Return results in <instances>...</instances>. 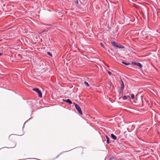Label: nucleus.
<instances>
[{"label": "nucleus", "mask_w": 160, "mask_h": 160, "mask_svg": "<svg viewBox=\"0 0 160 160\" xmlns=\"http://www.w3.org/2000/svg\"><path fill=\"white\" fill-rule=\"evenodd\" d=\"M73 104H74L75 108H76L77 110L78 111V112L81 114H82V110L81 109V108L79 106L77 103H73Z\"/></svg>", "instance_id": "f257e3e1"}, {"label": "nucleus", "mask_w": 160, "mask_h": 160, "mask_svg": "<svg viewBox=\"0 0 160 160\" xmlns=\"http://www.w3.org/2000/svg\"><path fill=\"white\" fill-rule=\"evenodd\" d=\"M32 90L38 93L39 96L40 98H42V94L41 92L39 89L38 88H33L32 89Z\"/></svg>", "instance_id": "f03ea898"}, {"label": "nucleus", "mask_w": 160, "mask_h": 160, "mask_svg": "<svg viewBox=\"0 0 160 160\" xmlns=\"http://www.w3.org/2000/svg\"><path fill=\"white\" fill-rule=\"evenodd\" d=\"M112 44L114 47H116L117 48H124V47L122 46L121 45H118V44L114 41H112Z\"/></svg>", "instance_id": "7ed1b4c3"}, {"label": "nucleus", "mask_w": 160, "mask_h": 160, "mask_svg": "<svg viewBox=\"0 0 160 160\" xmlns=\"http://www.w3.org/2000/svg\"><path fill=\"white\" fill-rule=\"evenodd\" d=\"M132 63L133 65L139 67L140 68H142V65L139 62H132Z\"/></svg>", "instance_id": "20e7f679"}, {"label": "nucleus", "mask_w": 160, "mask_h": 160, "mask_svg": "<svg viewBox=\"0 0 160 160\" xmlns=\"http://www.w3.org/2000/svg\"><path fill=\"white\" fill-rule=\"evenodd\" d=\"M74 4L75 5L76 7H77L78 8H80V4L78 3V0H76L74 2Z\"/></svg>", "instance_id": "39448f33"}, {"label": "nucleus", "mask_w": 160, "mask_h": 160, "mask_svg": "<svg viewBox=\"0 0 160 160\" xmlns=\"http://www.w3.org/2000/svg\"><path fill=\"white\" fill-rule=\"evenodd\" d=\"M63 101L64 102L68 103H69V104H71L72 103V102L71 101V100L69 99H63Z\"/></svg>", "instance_id": "423d86ee"}, {"label": "nucleus", "mask_w": 160, "mask_h": 160, "mask_svg": "<svg viewBox=\"0 0 160 160\" xmlns=\"http://www.w3.org/2000/svg\"><path fill=\"white\" fill-rule=\"evenodd\" d=\"M111 137L114 140H116L117 139L116 137L113 134H111Z\"/></svg>", "instance_id": "0eeeda50"}, {"label": "nucleus", "mask_w": 160, "mask_h": 160, "mask_svg": "<svg viewBox=\"0 0 160 160\" xmlns=\"http://www.w3.org/2000/svg\"><path fill=\"white\" fill-rule=\"evenodd\" d=\"M129 97V96L125 95L122 97V98L123 100H126Z\"/></svg>", "instance_id": "6e6552de"}, {"label": "nucleus", "mask_w": 160, "mask_h": 160, "mask_svg": "<svg viewBox=\"0 0 160 160\" xmlns=\"http://www.w3.org/2000/svg\"><path fill=\"white\" fill-rule=\"evenodd\" d=\"M106 138L107 139V142L108 143H110V142L109 141V138L107 135L106 136Z\"/></svg>", "instance_id": "1a4fd4ad"}, {"label": "nucleus", "mask_w": 160, "mask_h": 160, "mask_svg": "<svg viewBox=\"0 0 160 160\" xmlns=\"http://www.w3.org/2000/svg\"><path fill=\"white\" fill-rule=\"evenodd\" d=\"M108 160H116L115 158L113 157H111L108 158Z\"/></svg>", "instance_id": "9d476101"}, {"label": "nucleus", "mask_w": 160, "mask_h": 160, "mask_svg": "<svg viewBox=\"0 0 160 160\" xmlns=\"http://www.w3.org/2000/svg\"><path fill=\"white\" fill-rule=\"evenodd\" d=\"M16 143L15 142H13V144L12 145L10 146V148H13L15 147L16 146Z\"/></svg>", "instance_id": "9b49d317"}, {"label": "nucleus", "mask_w": 160, "mask_h": 160, "mask_svg": "<svg viewBox=\"0 0 160 160\" xmlns=\"http://www.w3.org/2000/svg\"><path fill=\"white\" fill-rule=\"evenodd\" d=\"M84 83L85 84V85H86L87 86V87H88L89 86V85L87 82L85 81L84 82Z\"/></svg>", "instance_id": "f8f14e48"}, {"label": "nucleus", "mask_w": 160, "mask_h": 160, "mask_svg": "<svg viewBox=\"0 0 160 160\" xmlns=\"http://www.w3.org/2000/svg\"><path fill=\"white\" fill-rule=\"evenodd\" d=\"M122 63L125 65H128L130 64L129 63H126L124 62H122Z\"/></svg>", "instance_id": "ddd939ff"}, {"label": "nucleus", "mask_w": 160, "mask_h": 160, "mask_svg": "<svg viewBox=\"0 0 160 160\" xmlns=\"http://www.w3.org/2000/svg\"><path fill=\"white\" fill-rule=\"evenodd\" d=\"M134 97H135V96H134V95L133 94H132V93L131 94V98H132V99H133L134 98Z\"/></svg>", "instance_id": "4468645a"}, {"label": "nucleus", "mask_w": 160, "mask_h": 160, "mask_svg": "<svg viewBox=\"0 0 160 160\" xmlns=\"http://www.w3.org/2000/svg\"><path fill=\"white\" fill-rule=\"evenodd\" d=\"M100 44L101 45V46L102 47H103L104 48H105V47L103 45V44H102V42H101L100 43Z\"/></svg>", "instance_id": "2eb2a0df"}, {"label": "nucleus", "mask_w": 160, "mask_h": 160, "mask_svg": "<svg viewBox=\"0 0 160 160\" xmlns=\"http://www.w3.org/2000/svg\"><path fill=\"white\" fill-rule=\"evenodd\" d=\"M124 87V85H122L121 87V89L122 90H123Z\"/></svg>", "instance_id": "dca6fc26"}, {"label": "nucleus", "mask_w": 160, "mask_h": 160, "mask_svg": "<svg viewBox=\"0 0 160 160\" xmlns=\"http://www.w3.org/2000/svg\"><path fill=\"white\" fill-rule=\"evenodd\" d=\"M47 53L48 55H49L51 57H52V54L51 53V52H47Z\"/></svg>", "instance_id": "f3484780"}, {"label": "nucleus", "mask_w": 160, "mask_h": 160, "mask_svg": "<svg viewBox=\"0 0 160 160\" xmlns=\"http://www.w3.org/2000/svg\"><path fill=\"white\" fill-rule=\"evenodd\" d=\"M107 72L108 73L109 75H111V74H112V73L111 72H110V71H107Z\"/></svg>", "instance_id": "a211bd4d"}, {"label": "nucleus", "mask_w": 160, "mask_h": 160, "mask_svg": "<svg viewBox=\"0 0 160 160\" xmlns=\"http://www.w3.org/2000/svg\"><path fill=\"white\" fill-rule=\"evenodd\" d=\"M121 82L122 83V85H124L123 81L122 79L121 80Z\"/></svg>", "instance_id": "6ab92c4d"}, {"label": "nucleus", "mask_w": 160, "mask_h": 160, "mask_svg": "<svg viewBox=\"0 0 160 160\" xmlns=\"http://www.w3.org/2000/svg\"><path fill=\"white\" fill-rule=\"evenodd\" d=\"M61 154H62V153H61L59 154L56 157V158H58L59 156V155Z\"/></svg>", "instance_id": "aec40b11"}, {"label": "nucleus", "mask_w": 160, "mask_h": 160, "mask_svg": "<svg viewBox=\"0 0 160 160\" xmlns=\"http://www.w3.org/2000/svg\"><path fill=\"white\" fill-rule=\"evenodd\" d=\"M2 54L0 53V56H2Z\"/></svg>", "instance_id": "412c9836"}, {"label": "nucleus", "mask_w": 160, "mask_h": 160, "mask_svg": "<svg viewBox=\"0 0 160 160\" xmlns=\"http://www.w3.org/2000/svg\"><path fill=\"white\" fill-rule=\"evenodd\" d=\"M11 136H12L11 135L9 137L10 138Z\"/></svg>", "instance_id": "4be33fe9"}]
</instances>
